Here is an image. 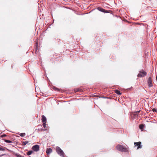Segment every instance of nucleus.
<instances>
[{"mask_svg":"<svg viewBox=\"0 0 157 157\" xmlns=\"http://www.w3.org/2000/svg\"><path fill=\"white\" fill-rule=\"evenodd\" d=\"M116 148L118 150L124 152H128V148L120 144L117 145Z\"/></svg>","mask_w":157,"mask_h":157,"instance_id":"nucleus-1","label":"nucleus"},{"mask_svg":"<svg viewBox=\"0 0 157 157\" xmlns=\"http://www.w3.org/2000/svg\"><path fill=\"white\" fill-rule=\"evenodd\" d=\"M56 150L58 154L60 156L64 157V153L63 150L59 147H56Z\"/></svg>","mask_w":157,"mask_h":157,"instance_id":"nucleus-2","label":"nucleus"},{"mask_svg":"<svg viewBox=\"0 0 157 157\" xmlns=\"http://www.w3.org/2000/svg\"><path fill=\"white\" fill-rule=\"evenodd\" d=\"M147 75V73L143 70H142L140 71L139 73L138 74L137 76L138 77H144L146 76Z\"/></svg>","mask_w":157,"mask_h":157,"instance_id":"nucleus-3","label":"nucleus"},{"mask_svg":"<svg viewBox=\"0 0 157 157\" xmlns=\"http://www.w3.org/2000/svg\"><path fill=\"white\" fill-rule=\"evenodd\" d=\"M152 78L150 77L147 80V83L148 86L149 87H151L153 86V83L152 82Z\"/></svg>","mask_w":157,"mask_h":157,"instance_id":"nucleus-4","label":"nucleus"},{"mask_svg":"<svg viewBox=\"0 0 157 157\" xmlns=\"http://www.w3.org/2000/svg\"><path fill=\"white\" fill-rule=\"evenodd\" d=\"M141 142L139 141L138 142H135L134 143L135 147H137V149L141 148L142 146L141 145Z\"/></svg>","mask_w":157,"mask_h":157,"instance_id":"nucleus-5","label":"nucleus"},{"mask_svg":"<svg viewBox=\"0 0 157 157\" xmlns=\"http://www.w3.org/2000/svg\"><path fill=\"white\" fill-rule=\"evenodd\" d=\"M39 146L38 145H36L33 146L32 149L35 151H37L39 150Z\"/></svg>","mask_w":157,"mask_h":157,"instance_id":"nucleus-6","label":"nucleus"},{"mask_svg":"<svg viewBox=\"0 0 157 157\" xmlns=\"http://www.w3.org/2000/svg\"><path fill=\"white\" fill-rule=\"evenodd\" d=\"M52 152V150L51 148H47L46 150V152L47 154L48 155Z\"/></svg>","mask_w":157,"mask_h":157,"instance_id":"nucleus-7","label":"nucleus"},{"mask_svg":"<svg viewBox=\"0 0 157 157\" xmlns=\"http://www.w3.org/2000/svg\"><path fill=\"white\" fill-rule=\"evenodd\" d=\"M42 120L43 123H46V118L44 115H42Z\"/></svg>","mask_w":157,"mask_h":157,"instance_id":"nucleus-8","label":"nucleus"},{"mask_svg":"<svg viewBox=\"0 0 157 157\" xmlns=\"http://www.w3.org/2000/svg\"><path fill=\"white\" fill-rule=\"evenodd\" d=\"M46 123H43V127L44 128H44L40 129V131H44V130H45L46 129Z\"/></svg>","mask_w":157,"mask_h":157,"instance_id":"nucleus-9","label":"nucleus"},{"mask_svg":"<svg viewBox=\"0 0 157 157\" xmlns=\"http://www.w3.org/2000/svg\"><path fill=\"white\" fill-rule=\"evenodd\" d=\"M97 9L100 11H101L102 12H105V10L100 7H98L97 8Z\"/></svg>","mask_w":157,"mask_h":157,"instance_id":"nucleus-10","label":"nucleus"},{"mask_svg":"<svg viewBox=\"0 0 157 157\" xmlns=\"http://www.w3.org/2000/svg\"><path fill=\"white\" fill-rule=\"evenodd\" d=\"M38 46V41H36V48L35 49V52L36 53H37V50H38V47L37 46Z\"/></svg>","mask_w":157,"mask_h":157,"instance_id":"nucleus-11","label":"nucleus"},{"mask_svg":"<svg viewBox=\"0 0 157 157\" xmlns=\"http://www.w3.org/2000/svg\"><path fill=\"white\" fill-rule=\"evenodd\" d=\"M140 111H136L134 113L133 115L135 116V117H137L138 116V113H140Z\"/></svg>","mask_w":157,"mask_h":157,"instance_id":"nucleus-12","label":"nucleus"},{"mask_svg":"<svg viewBox=\"0 0 157 157\" xmlns=\"http://www.w3.org/2000/svg\"><path fill=\"white\" fill-rule=\"evenodd\" d=\"M6 149H7L6 148L2 146H0V151H5Z\"/></svg>","mask_w":157,"mask_h":157,"instance_id":"nucleus-13","label":"nucleus"},{"mask_svg":"<svg viewBox=\"0 0 157 157\" xmlns=\"http://www.w3.org/2000/svg\"><path fill=\"white\" fill-rule=\"evenodd\" d=\"M13 154L16 156L17 157H24L23 156L20 155L18 153H14Z\"/></svg>","mask_w":157,"mask_h":157,"instance_id":"nucleus-14","label":"nucleus"},{"mask_svg":"<svg viewBox=\"0 0 157 157\" xmlns=\"http://www.w3.org/2000/svg\"><path fill=\"white\" fill-rule=\"evenodd\" d=\"M115 92L118 95H121V94L120 91L118 90H115Z\"/></svg>","mask_w":157,"mask_h":157,"instance_id":"nucleus-15","label":"nucleus"},{"mask_svg":"<svg viewBox=\"0 0 157 157\" xmlns=\"http://www.w3.org/2000/svg\"><path fill=\"white\" fill-rule=\"evenodd\" d=\"M144 125L143 124H140L139 125V128L140 129H143L144 128Z\"/></svg>","mask_w":157,"mask_h":157,"instance_id":"nucleus-16","label":"nucleus"},{"mask_svg":"<svg viewBox=\"0 0 157 157\" xmlns=\"http://www.w3.org/2000/svg\"><path fill=\"white\" fill-rule=\"evenodd\" d=\"M33 152V151H29L27 153V154L28 155H29L31 154Z\"/></svg>","mask_w":157,"mask_h":157,"instance_id":"nucleus-17","label":"nucleus"},{"mask_svg":"<svg viewBox=\"0 0 157 157\" xmlns=\"http://www.w3.org/2000/svg\"><path fill=\"white\" fill-rule=\"evenodd\" d=\"M28 142H29L28 141L23 142L22 143V144L24 146L25 145L27 144L28 143Z\"/></svg>","mask_w":157,"mask_h":157,"instance_id":"nucleus-18","label":"nucleus"},{"mask_svg":"<svg viewBox=\"0 0 157 157\" xmlns=\"http://www.w3.org/2000/svg\"><path fill=\"white\" fill-rule=\"evenodd\" d=\"M19 135L21 137H24L25 135V133H22L19 134Z\"/></svg>","mask_w":157,"mask_h":157,"instance_id":"nucleus-19","label":"nucleus"},{"mask_svg":"<svg viewBox=\"0 0 157 157\" xmlns=\"http://www.w3.org/2000/svg\"><path fill=\"white\" fill-rule=\"evenodd\" d=\"M4 140L5 142L7 143H11L12 142V141L10 140Z\"/></svg>","mask_w":157,"mask_h":157,"instance_id":"nucleus-20","label":"nucleus"},{"mask_svg":"<svg viewBox=\"0 0 157 157\" xmlns=\"http://www.w3.org/2000/svg\"><path fill=\"white\" fill-rule=\"evenodd\" d=\"M6 134H3V135H1V136H0V137H1V138H3V137H5L6 136Z\"/></svg>","mask_w":157,"mask_h":157,"instance_id":"nucleus-21","label":"nucleus"},{"mask_svg":"<svg viewBox=\"0 0 157 157\" xmlns=\"http://www.w3.org/2000/svg\"><path fill=\"white\" fill-rule=\"evenodd\" d=\"M152 111H153V112H157V110L156 109H155V108H153L152 109Z\"/></svg>","mask_w":157,"mask_h":157,"instance_id":"nucleus-22","label":"nucleus"},{"mask_svg":"<svg viewBox=\"0 0 157 157\" xmlns=\"http://www.w3.org/2000/svg\"><path fill=\"white\" fill-rule=\"evenodd\" d=\"M6 155V154H4L2 155H0V157H1L5 155Z\"/></svg>","mask_w":157,"mask_h":157,"instance_id":"nucleus-23","label":"nucleus"},{"mask_svg":"<svg viewBox=\"0 0 157 157\" xmlns=\"http://www.w3.org/2000/svg\"><path fill=\"white\" fill-rule=\"evenodd\" d=\"M156 80H157V75H156Z\"/></svg>","mask_w":157,"mask_h":157,"instance_id":"nucleus-24","label":"nucleus"},{"mask_svg":"<svg viewBox=\"0 0 157 157\" xmlns=\"http://www.w3.org/2000/svg\"><path fill=\"white\" fill-rule=\"evenodd\" d=\"M133 116H133V117H134V118H135L136 117H135V116L134 115H133Z\"/></svg>","mask_w":157,"mask_h":157,"instance_id":"nucleus-25","label":"nucleus"},{"mask_svg":"<svg viewBox=\"0 0 157 157\" xmlns=\"http://www.w3.org/2000/svg\"><path fill=\"white\" fill-rule=\"evenodd\" d=\"M156 93L157 94V90L156 91Z\"/></svg>","mask_w":157,"mask_h":157,"instance_id":"nucleus-26","label":"nucleus"},{"mask_svg":"<svg viewBox=\"0 0 157 157\" xmlns=\"http://www.w3.org/2000/svg\"><path fill=\"white\" fill-rule=\"evenodd\" d=\"M79 90H77V91H79Z\"/></svg>","mask_w":157,"mask_h":157,"instance_id":"nucleus-27","label":"nucleus"}]
</instances>
